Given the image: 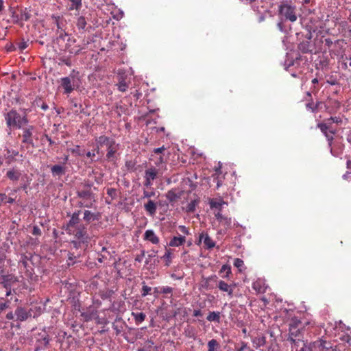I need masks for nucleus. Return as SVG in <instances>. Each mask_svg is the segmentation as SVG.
Returning a JSON list of instances; mask_svg holds the SVG:
<instances>
[{
    "label": "nucleus",
    "instance_id": "1",
    "mask_svg": "<svg viewBox=\"0 0 351 351\" xmlns=\"http://www.w3.org/2000/svg\"><path fill=\"white\" fill-rule=\"evenodd\" d=\"M7 126L10 129H21L29 123L27 114H19L15 110H11L5 114Z\"/></svg>",
    "mask_w": 351,
    "mask_h": 351
},
{
    "label": "nucleus",
    "instance_id": "2",
    "mask_svg": "<svg viewBox=\"0 0 351 351\" xmlns=\"http://www.w3.org/2000/svg\"><path fill=\"white\" fill-rule=\"evenodd\" d=\"M81 84V76L79 71L75 70H73L68 77L61 78V86L64 88V93L67 95L79 88Z\"/></svg>",
    "mask_w": 351,
    "mask_h": 351
},
{
    "label": "nucleus",
    "instance_id": "3",
    "mask_svg": "<svg viewBox=\"0 0 351 351\" xmlns=\"http://www.w3.org/2000/svg\"><path fill=\"white\" fill-rule=\"evenodd\" d=\"M279 14L291 22H294L297 20L295 7L288 3H282L279 6Z\"/></svg>",
    "mask_w": 351,
    "mask_h": 351
},
{
    "label": "nucleus",
    "instance_id": "4",
    "mask_svg": "<svg viewBox=\"0 0 351 351\" xmlns=\"http://www.w3.org/2000/svg\"><path fill=\"white\" fill-rule=\"evenodd\" d=\"M119 149V145L116 143L114 140L107 146L106 158L109 161L114 162L117 159V152Z\"/></svg>",
    "mask_w": 351,
    "mask_h": 351
},
{
    "label": "nucleus",
    "instance_id": "5",
    "mask_svg": "<svg viewBox=\"0 0 351 351\" xmlns=\"http://www.w3.org/2000/svg\"><path fill=\"white\" fill-rule=\"evenodd\" d=\"M23 130L22 134V142L23 143L32 145L33 143V131L34 130V127L33 125H28L26 128L23 127L21 128Z\"/></svg>",
    "mask_w": 351,
    "mask_h": 351
},
{
    "label": "nucleus",
    "instance_id": "6",
    "mask_svg": "<svg viewBox=\"0 0 351 351\" xmlns=\"http://www.w3.org/2000/svg\"><path fill=\"white\" fill-rule=\"evenodd\" d=\"M73 234L75 237L80 240L82 243L88 242V237L86 236V230L84 226H77L75 228V230H72Z\"/></svg>",
    "mask_w": 351,
    "mask_h": 351
},
{
    "label": "nucleus",
    "instance_id": "7",
    "mask_svg": "<svg viewBox=\"0 0 351 351\" xmlns=\"http://www.w3.org/2000/svg\"><path fill=\"white\" fill-rule=\"evenodd\" d=\"M252 288L258 293H265L267 289L265 280L263 278H258L252 283Z\"/></svg>",
    "mask_w": 351,
    "mask_h": 351
},
{
    "label": "nucleus",
    "instance_id": "8",
    "mask_svg": "<svg viewBox=\"0 0 351 351\" xmlns=\"http://www.w3.org/2000/svg\"><path fill=\"white\" fill-rule=\"evenodd\" d=\"M186 242V237L184 235L173 236L169 240L168 245L170 247H180Z\"/></svg>",
    "mask_w": 351,
    "mask_h": 351
},
{
    "label": "nucleus",
    "instance_id": "9",
    "mask_svg": "<svg viewBox=\"0 0 351 351\" xmlns=\"http://www.w3.org/2000/svg\"><path fill=\"white\" fill-rule=\"evenodd\" d=\"M318 128L325 134L328 141H331L333 138L332 134L334 132L330 130V126L327 123H321L318 124Z\"/></svg>",
    "mask_w": 351,
    "mask_h": 351
},
{
    "label": "nucleus",
    "instance_id": "10",
    "mask_svg": "<svg viewBox=\"0 0 351 351\" xmlns=\"http://www.w3.org/2000/svg\"><path fill=\"white\" fill-rule=\"evenodd\" d=\"M301 325V322L297 318L291 319L289 324V335L291 339L297 337V332H294V330L297 329Z\"/></svg>",
    "mask_w": 351,
    "mask_h": 351
},
{
    "label": "nucleus",
    "instance_id": "11",
    "mask_svg": "<svg viewBox=\"0 0 351 351\" xmlns=\"http://www.w3.org/2000/svg\"><path fill=\"white\" fill-rule=\"evenodd\" d=\"M15 315L17 317V319L19 321H25L31 316L30 312L27 311L25 308L22 307H19L16 308Z\"/></svg>",
    "mask_w": 351,
    "mask_h": 351
},
{
    "label": "nucleus",
    "instance_id": "12",
    "mask_svg": "<svg viewBox=\"0 0 351 351\" xmlns=\"http://www.w3.org/2000/svg\"><path fill=\"white\" fill-rule=\"evenodd\" d=\"M209 204H210V208H212V209L215 208L217 210H217L221 211L223 206L225 204H227V203L225 201H223V199H221V198H219V199L213 198V199H210Z\"/></svg>",
    "mask_w": 351,
    "mask_h": 351
},
{
    "label": "nucleus",
    "instance_id": "13",
    "mask_svg": "<svg viewBox=\"0 0 351 351\" xmlns=\"http://www.w3.org/2000/svg\"><path fill=\"white\" fill-rule=\"evenodd\" d=\"M144 239L150 241L152 244H158L159 238L152 230H147L144 234Z\"/></svg>",
    "mask_w": 351,
    "mask_h": 351
},
{
    "label": "nucleus",
    "instance_id": "14",
    "mask_svg": "<svg viewBox=\"0 0 351 351\" xmlns=\"http://www.w3.org/2000/svg\"><path fill=\"white\" fill-rule=\"evenodd\" d=\"M114 140L112 138H110L106 136H100L96 139L97 142V153H99V147H102L103 145H106V147L111 143V141H113Z\"/></svg>",
    "mask_w": 351,
    "mask_h": 351
},
{
    "label": "nucleus",
    "instance_id": "15",
    "mask_svg": "<svg viewBox=\"0 0 351 351\" xmlns=\"http://www.w3.org/2000/svg\"><path fill=\"white\" fill-rule=\"evenodd\" d=\"M218 287L219 289L223 291V292H227L228 295H230V297L232 296V294H233V288L232 287L231 285H228V283H226V282L223 281V280H220L219 282H218Z\"/></svg>",
    "mask_w": 351,
    "mask_h": 351
},
{
    "label": "nucleus",
    "instance_id": "16",
    "mask_svg": "<svg viewBox=\"0 0 351 351\" xmlns=\"http://www.w3.org/2000/svg\"><path fill=\"white\" fill-rule=\"evenodd\" d=\"M6 176L12 181H17L21 176V173L19 170L12 169L7 171Z\"/></svg>",
    "mask_w": 351,
    "mask_h": 351
},
{
    "label": "nucleus",
    "instance_id": "17",
    "mask_svg": "<svg viewBox=\"0 0 351 351\" xmlns=\"http://www.w3.org/2000/svg\"><path fill=\"white\" fill-rule=\"evenodd\" d=\"M145 210L149 215L153 216L156 214L157 206L152 200H149L144 206Z\"/></svg>",
    "mask_w": 351,
    "mask_h": 351
},
{
    "label": "nucleus",
    "instance_id": "18",
    "mask_svg": "<svg viewBox=\"0 0 351 351\" xmlns=\"http://www.w3.org/2000/svg\"><path fill=\"white\" fill-rule=\"evenodd\" d=\"M16 192V190H14L13 193L8 196L5 193H0V201L2 204H12L15 201V197H13L12 195H14Z\"/></svg>",
    "mask_w": 351,
    "mask_h": 351
},
{
    "label": "nucleus",
    "instance_id": "19",
    "mask_svg": "<svg viewBox=\"0 0 351 351\" xmlns=\"http://www.w3.org/2000/svg\"><path fill=\"white\" fill-rule=\"evenodd\" d=\"M65 167L60 165H56L51 167V171L53 176H62L65 173Z\"/></svg>",
    "mask_w": 351,
    "mask_h": 351
},
{
    "label": "nucleus",
    "instance_id": "20",
    "mask_svg": "<svg viewBox=\"0 0 351 351\" xmlns=\"http://www.w3.org/2000/svg\"><path fill=\"white\" fill-rule=\"evenodd\" d=\"M132 316L134 317L135 324L137 326L140 325L143 322H144L146 318V315L142 312H140V313L132 312Z\"/></svg>",
    "mask_w": 351,
    "mask_h": 351
},
{
    "label": "nucleus",
    "instance_id": "21",
    "mask_svg": "<svg viewBox=\"0 0 351 351\" xmlns=\"http://www.w3.org/2000/svg\"><path fill=\"white\" fill-rule=\"evenodd\" d=\"M30 14L27 12L26 10H20V17H17V19H14V23H19L23 21H27L29 19Z\"/></svg>",
    "mask_w": 351,
    "mask_h": 351
},
{
    "label": "nucleus",
    "instance_id": "22",
    "mask_svg": "<svg viewBox=\"0 0 351 351\" xmlns=\"http://www.w3.org/2000/svg\"><path fill=\"white\" fill-rule=\"evenodd\" d=\"M208 351H218L219 349V343L215 339H211L208 343Z\"/></svg>",
    "mask_w": 351,
    "mask_h": 351
},
{
    "label": "nucleus",
    "instance_id": "23",
    "mask_svg": "<svg viewBox=\"0 0 351 351\" xmlns=\"http://www.w3.org/2000/svg\"><path fill=\"white\" fill-rule=\"evenodd\" d=\"M157 176V171L155 168H150L145 171V178L154 180Z\"/></svg>",
    "mask_w": 351,
    "mask_h": 351
},
{
    "label": "nucleus",
    "instance_id": "24",
    "mask_svg": "<svg viewBox=\"0 0 351 351\" xmlns=\"http://www.w3.org/2000/svg\"><path fill=\"white\" fill-rule=\"evenodd\" d=\"M207 319L209 322H219L220 321V313L219 312H210L207 316Z\"/></svg>",
    "mask_w": 351,
    "mask_h": 351
},
{
    "label": "nucleus",
    "instance_id": "25",
    "mask_svg": "<svg viewBox=\"0 0 351 351\" xmlns=\"http://www.w3.org/2000/svg\"><path fill=\"white\" fill-rule=\"evenodd\" d=\"M204 244L208 249H211L215 245V241L208 234L204 238Z\"/></svg>",
    "mask_w": 351,
    "mask_h": 351
},
{
    "label": "nucleus",
    "instance_id": "26",
    "mask_svg": "<svg viewBox=\"0 0 351 351\" xmlns=\"http://www.w3.org/2000/svg\"><path fill=\"white\" fill-rule=\"evenodd\" d=\"M78 215L74 213L69 221L68 228L69 231H72V229L75 228V225L77 223Z\"/></svg>",
    "mask_w": 351,
    "mask_h": 351
},
{
    "label": "nucleus",
    "instance_id": "27",
    "mask_svg": "<svg viewBox=\"0 0 351 351\" xmlns=\"http://www.w3.org/2000/svg\"><path fill=\"white\" fill-rule=\"evenodd\" d=\"M162 258L166 261V265L169 266L171 263L172 259V252L171 250H167Z\"/></svg>",
    "mask_w": 351,
    "mask_h": 351
},
{
    "label": "nucleus",
    "instance_id": "28",
    "mask_svg": "<svg viewBox=\"0 0 351 351\" xmlns=\"http://www.w3.org/2000/svg\"><path fill=\"white\" fill-rule=\"evenodd\" d=\"M71 2V10H80L82 7V0H70Z\"/></svg>",
    "mask_w": 351,
    "mask_h": 351
},
{
    "label": "nucleus",
    "instance_id": "29",
    "mask_svg": "<svg viewBox=\"0 0 351 351\" xmlns=\"http://www.w3.org/2000/svg\"><path fill=\"white\" fill-rule=\"evenodd\" d=\"M70 152L72 154L76 156H81L84 154V152H82L79 145H76L73 148L70 149Z\"/></svg>",
    "mask_w": 351,
    "mask_h": 351
},
{
    "label": "nucleus",
    "instance_id": "30",
    "mask_svg": "<svg viewBox=\"0 0 351 351\" xmlns=\"http://www.w3.org/2000/svg\"><path fill=\"white\" fill-rule=\"evenodd\" d=\"M117 86L119 90L121 92L126 91L128 88V84L124 80L119 82Z\"/></svg>",
    "mask_w": 351,
    "mask_h": 351
},
{
    "label": "nucleus",
    "instance_id": "31",
    "mask_svg": "<svg viewBox=\"0 0 351 351\" xmlns=\"http://www.w3.org/2000/svg\"><path fill=\"white\" fill-rule=\"evenodd\" d=\"M234 266L238 268L239 271H241L244 266V262L240 258H235L234 261Z\"/></svg>",
    "mask_w": 351,
    "mask_h": 351
},
{
    "label": "nucleus",
    "instance_id": "32",
    "mask_svg": "<svg viewBox=\"0 0 351 351\" xmlns=\"http://www.w3.org/2000/svg\"><path fill=\"white\" fill-rule=\"evenodd\" d=\"M84 219L85 221H90L91 220H93L95 219L94 218V214L92 213L89 210H85V212L84 213Z\"/></svg>",
    "mask_w": 351,
    "mask_h": 351
},
{
    "label": "nucleus",
    "instance_id": "33",
    "mask_svg": "<svg viewBox=\"0 0 351 351\" xmlns=\"http://www.w3.org/2000/svg\"><path fill=\"white\" fill-rule=\"evenodd\" d=\"M9 302L5 301L3 298H0V313L8 307Z\"/></svg>",
    "mask_w": 351,
    "mask_h": 351
},
{
    "label": "nucleus",
    "instance_id": "34",
    "mask_svg": "<svg viewBox=\"0 0 351 351\" xmlns=\"http://www.w3.org/2000/svg\"><path fill=\"white\" fill-rule=\"evenodd\" d=\"M173 292V289L170 287L165 286L160 288V293L164 294H169Z\"/></svg>",
    "mask_w": 351,
    "mask_h": 351
},
{
    "label": "nucleus",
    "instance_id": "35",
    "mask_svg": "<svg viewBox=\"0 0 351 351\" xmlns=\"http://www.w3.org/2000/svg\"><path fill=\"white\" fill-rule=\"evenodd\" d=\"M319 347L322 348L321 351H323L324 349L329 350V348H331V346H330V343H328L326 341L321 340L319 341Z\"/></svg>",
    "mask_w": 351,
    "mask_h": 351
},
{
    "label": "nucleus",
    "instance_id": "36",
    "mask_svg": "<svg viewBox=\"0 0 351 351\" xmlns=\"http://www.w3.org/2000/svg\"><path fill=\"white\" fill-rule=\"evenodd\" d=\"M342 325H343L342 322H340L338 324V326H337V325H336L335 328H334V330H335V332H334V335H335V337H337V336H339V339H343L344 336H343V335H340V334L338 332V330H339V329H340V328H342Z\"/></svg>",
    "mask_w": 351,
    "mask_h": 351
},
{
    "label": "nucleus",
    "instance_id": "37",
    "mask_svg": "<svg viewBox=\"0 0 351 351\" xmlns=\"http://www.w3.org/2000/svg\"><path fill=\"white\" fill-rule=\"evenodd\" d=\"M151 290H152L151 287H149L147 285H143L142 287V291H141L142 296L145 297V296L147 295L148 294H149Z\"/></svg>",
    "mask_w": 351,
    "mask_h": 351
},
{
    "label": "nucleus",
    "instance_id": "38",
    "mask_svg": "<svg viewBox=\"0 0 351 351\" xmlns=\"http://www.w3.org/2000/svg\"><path fill=\"white\" fill-rule=\"evenodd\" d=\"M178 229L184 236L190 234L189 229L185 226H179Z\"/></svg>",
    "mask_w": 351,
    "mask_h": 351
},
{
    "label": "nucleus",
    "instance_id": "39",
    "mask_svg": "<svg viewBox=\"0 0 351 351\" xmlns=\"http://www.w3.org/2000/svg\"><path fill=\"white\" fill-rule=\"evenodd\" d=\"M239 351H253L245 342H241V346L238 348Z\"/></svg>",
    "mask_w": 351,
    "mask_h": 351
},
{
    "label": "nucleus",
    "instance_id": "40",
    "mask_svg": "<svg viewBox=\"0 0 351 351\" xmlns=\"http://www.w3.org/2000/svg\"><path fill=\"white\" fill-rule=\"evenodd\" d=\"M220 272H226V276H228L231 273L230 267L227 265H223L220 269Z\"/></svg>",
    "mask_w": 351,
    "mask_h": 351
},
{
    "label": "nucleus",
    "instance_id": "41",
    "mask_svg": "<svg viewBox=\"0 0 351 351\" xmlns=\"http://www.w3.org/2000/svg\"><path fill=\"white\" fill-rule=\"evenodd\" d=\"M86 199H88L90 200V202H86L85 201L84 202L83 204L85 207H88V208H90L93 205V203H92V199H93V197L90 194H88L86 195Z\"/></svg>",
    "mask_w": 351,
    "mask_h": 351
},
{
    "label": "nucleus",
    "instance_id": "42",
    "mask_svg": "<svg viewBox=\"0 0 351 351\" xmlns=\"http://www.w3.org/2000/svg\"><path fill=\"white\" fill-rule=\"evenodd\" d=\"M86 23L85 19L82 16L78 19L77 26L81 28H84Z\"/></svg>",
    "mask_w": 351,
    "mask_h": 351
},
{
    "label": "nucleus",
    "instance_id": "43",
    "mask_svg": "<svg viewBox=\"0 0 351 351\" xmlns=\"http://www.w3.org/2000/svg\"><path fill=\"white\" fill-rule=\"evenodd\" d=\"M19 48L21 51H23L24 49H25L28 45H27V43L26 41H25L24 40H23L22 41H21L19 43Z\"/></svg>",
    "mask_w": 351,
    "mask_h": 351
},
{
    "label": "nucleus",
    "instance_id": "44",
    "mask_svg": "<svg viewBox=\"0 0 351 351\" xmlns=\"http://www.w3.org/2000/svg\"><path fill=\"white\" fill-rule=\"evenodd\" d=\"M221 212V211L219 210L215 212V216L219 222H222V219H223L224 217Z\"/></svg>",
    "mask_w": 351,
    "mask_h": 351
},
{
    "label": "nucleus",
    "instance_id": "45",
    "mask_svg": "<svg viewBox=\"0 0 351 351\" xmlns=\"http://www.w3.org/2000/svg\"><path fill=\"white\" fill-rule=\"evenodd\" d=\"M221 223L227 226H230L231 224V219L228 217H223V219H222V222Z\"/></svg>",
    "mask_w": 351,
    "mask_h": 351
},
{
    "label": "nucleus",
    "instance_id": "46",
    "mask_svg": "<svg viewBox=\"0 0 351 351\" xmlns=\"http://www.w3.org/2000/svg\"><path fill=\"white\" fill-rule=\"evenodd\" d=\"M32 234L34 235H40L41 230L38 226H34L33 230H32Z\"/></svg>",
    "mask_w": 351,
    "mask_h": 351
},
{
    "label": "nucleus",
    "instance_id": "47",
    "mask_svg": "<svg viewBox=\"0 0 351 351\" xmlns=\"http://www.w3.org/2000/svg\"><path fill=\"white\" fill-rule=\"evenodd\" d=\"M194 210H195V203L192 202L188 204L186 210H187V212H193Z\"/></svg>",
    "mask_w": 351,
    "mask_h": 351
},
{
    "label": "nucleus",
    "instance_id": "48",
    "mask_svg": "<svg viewBox=\"0 0 351 351\" xmlns=\"http://www.w3.org/2000/svg\"><path fill=\"white\" fill-rule=\"evenodd\" d=\"M74 258H75V256H74L73 254L69 253V260H68V265H73L74 263V261H73Z\"/></svg>",
    "mask_w": 351,
    "mask_h": 351
},
{
    "label": "nucleus",
    "instance_id": "49",
    "mask_svg": "<svg viewBox=\"0 0 351 351\" xmlns=\"http://www.w3.org/2000/svg\"><path fill=\"white\" fill-rule=\"evenodd\" d=\"M165 149L164 146H162L161 147H158V148L154 149V152L155 154H158L162 153Z\"/></svg>",
    "mask_w": 351,
    "mask_h": 351
},
{
    "label": "nucleus",
    "instance_id": "50",
    "mask_svg": "<svg viewBox=\"0 0 351 351\" xmlns=\"http://www.w3.org/2000/svg\"><path fill=\"white\" fill-rule=\"evenodd\" d=\"M143 194H144V197H148V198H149V197H151L154 195V192L144 191Z\"/></svg>",
    "mask_w": 351,
    "mask_h": 351
},
{
    "label": "nucleus",
    "instance_id": "51",
    "mask_svg": "<svg viewBox=\"0 0 351 351\" xmlns=\"http://www.w3.org/2000/svg\"><path fill=\"white\" fill-rule=\"evenodd\" d=\"M152 180H148L147 178H145L144 185L146 186H150L152 184Z\"/></svg>",
    "mask_w": 351,
    "mask_h": 351
},
{
    "label": "nucleus",
    "instance_id": "52",
    "mask_svg": "<svg viewBox=\"0 0 351 351\" xmlns=\"http://www.w3.org/2000/svg\"><path fill=\"white\" fill-rule=\"evenodd\" d=\"M86 157H88V158H89L93 159V158H95V154L94 152H88L86 154Z\"/></svg>",
    "mask_w": 351,
    "mask_h": 351
},
{
    "label": "nucleus",
    "instance_id": "53",
    "mask_svg": "<svg viewBox=\"0 0 351 351\" xmlns=\"http://www.w3.org/2000/svg\"><path fill=\"white\" fill-rule=\"evenodd\" d=\"M152 349V346H149L148 347H144L138 350V351H150Z\"/></svg>",
    "mask_w": 351,
    "mask_h": 351
},
{
    "label": "nucleus",
    "instance_id": "54",
    "mask_svg": "<svg viewBox=\"0 0 351 351\" xmlns=\"http://www.w3.org/2000/svg\"><path fill=\"white\" fill-rule=\"evenodd\" d=\"M202 315V312L200 310H195L193 311V316L195 317H199Z\"/></svg>",
    "mask_w": 351,
    "mask_h": 351
},
{
    "label": "nucleus",
    "instance_id": "55",
    "mask_svg": "<svg viewBox=\"0 0 351 351\" xmlns=\"http://www.w3.org/2000/svg\"><path fill=\"white\" fill-rule=\"evenodd\" d=\"M17 17H20V14H18L17 12H14L12 13V20L14 23V19H17Z\"/></svg>",
    "mask_w": 351,
    "mask_h": 351
},
{
    "label": "nucleus",
    "instance_id": "56",
    "mask_svg": "<svg viewBox=\"0 0 351 351\" xmlns=\"http://www.w3.org/2000/svg\"><path fill=\"white\" fill-rule=\"evenodd\" d=\"M6 318L8 319H12L14 318V315L12 312L10 313H8L7 315H6Z\"/></svg>",
    "mask_w": 351,
    "mask_h": 351
},
{
    "label": "nucleus",
    "instance_id": "57",
    "mask_svg": "<svg viewBox=\"0 0 351 351\" xmlns=\"http://www.w3.org/2000/svg\"><path fill=\"white\" fill-rule=\"evenodd\" d=\"M4 8V2L3 0H0V12H1Z\"/></svg>",
    "mask_w": 351,
    "mask_h": 351
},
{
    "label": "nucleus",
    "instance_id": "58",
    "mask_svg": "<svg viewBox=\"0 0 351 351\" xmlns=\"http://www.w3.org/2000/svg\"><path fill=\"white\" fill-rule=\"evenodd\" d=\"M19 152L17 151H12V155L14 156V157H16V156H19Z\"/></svg>",
    "mask_w": 351,
    "mask_h": 351
},
{
    "label": "nucleus",
    "instance_id": "59",
    "mask_svg": "<svg viewBox=\"0 0 351 351\" xmlns=\"http://www.w3.org/2000/svg\"><path fill=\"white\" fill-rule=\"evenodd\" d=\"M331 120L333 121V122H336V123H338L339 122V119L337 117H332L331 118Z\"/></svg>",
    "mask_w": 351,
    "mask_h": 351
},
{
    "label": "nucleus",
    "instance_id": "60",
    "mask_svg": "<svg viewBox=\"0 0 351 351\" xmlns=\"http://www.w3.org/2000/svg\"><path fill=\"white\" fill-rule=\"evenodd\" d=\"M312 83L313 84H316L318 83V80L317 78H314L313 80H312Z\"/></svg>",
    "mask_w": 351,
    "mask_h": 351
},
{
    "label": "nucleus",
    "instance_id": "61",
    "mask_svg": "<svg viewBox=\"0 0 351 351\" xmlns=\"http://www.w3.org/2000/svg\"><path fill=\"white\" fill-rule=\"evenodd\" d=\"M10 294H11V290L10 289L7 290L5 295L9 296Z\"/></svg>",
    "mask_w": 351,
    "mask_h": 351
},
{
    "label": "nucleus",
    "instance_id": "62",
    "mask_svg": "<svg viewBox=\"0 0 351 351\" xmlns=\"http://www.w3.org/2000/svg\"><path fill=\"white\" fill-rule=\"evenodd\" d=\"M294 332H297V337L299 336V334L300 333V330L298 329V328L295 330H294Z\"/></svg>",
    "mask_w": 351,
    "mask_h": 351
},
{
    "label": "nucleus",
    "instance_id": "63",
    "mask_svg": "<svg viewBox=\"0 0 351 351\" xmlns=\"http://www.w3.org/2000/svg\"><path fill=\"white\" fill-rule=\"evenodd\" d=\"M347 166L348 168H350L351 167V161L350 160H348V162H347Z\"/></svg>",
    "mask_w": 351,
    "mask_h": 351
},
{
    "label": "nucleus",
    "instance_id": "64",
    "mask_svg": "<svg viewBox=\"0 0 351 351\" xmlns=\"http://www.w3.org/2000/svg\"><path fill=\"white\" fill-rule=\"evenodd\" d=\"M154 292H155V293H158V292H160V291H158V288L156 287V288L154 289Z\"/></svg>",
    "mask_w": 351,
    "mask_h": 351
}]
</instances>
